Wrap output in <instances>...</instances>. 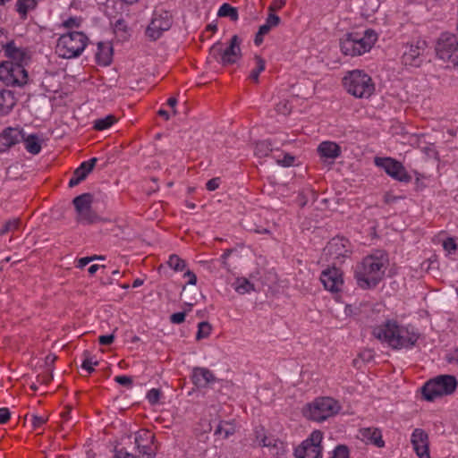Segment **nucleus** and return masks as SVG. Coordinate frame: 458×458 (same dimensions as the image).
<instances>
[{
    "mask_svg": "<svg viewBox=\"0 0 458 458\" xmlns=\"http://www.w3.org/2000/svg\"><path fill=\"white\" fill-rule=\"evenodd\" d=\"M286 0H274L273 3L268 7L269 12H275L276 10H280L285 4Z\"/></svg>",
    "mask_w": 458,
    "mask_h": 458,
    "instance_id": "4d7b16f0",
    "label": "nucleus"
},
{
    "mask_svg": "<svg viewBox=\"0 0 458 458\" xmlns=\"http://www.w3.org/2000/svg\"><path fill=\"white\" fill-rule=\"evenodd\" d=\"M114 32L116 38L121 41L129 38L130 30L126 21L123 18H119L114 22Z\"/></svg>",
    "mask_w": 458,
    "mask_h": 458,
    "instance_id": "a878e982",
    "label": "nucleus"
},
{
    "mask_svg": "<svg viewBox=\"0 0 458 458\" xmlns=\"http://www.w3.org/2000/svg\"><path fill=\"white\" fill-rule=\"evenodd\" d=\"M343 85L349 94L358 98H369L375 91L371 77L361 70L348 72Z\"/></svg>",
    "mask_w": 458,
    "mask_h": 458,
    "instance_id": "20e7f679",
    "label": "nucleus"
},
{
    "mask_svg": "<svg viewBox=\"0 0 458 458\" xmlns=\"http://www.w3.org/2000/svg\"><path fill=\"white\" fill-rule=\"evenodd\" d=\"M96 257H84L78 260L77 267L83 268L85 266H87L89 262L96 260Z\"/></svg>",
    "mask_w": 458,
    "mask_h": 458,
    "instance_id": "e2e57ef3",
    "label": "nucleus"
},
{
    "mask_svg": "<svg viewBox=\"0 0 458 458\" xmlns=\"http://www.w3.org/2000/svg\"><path fill=\"white\" fill-rule=\"evenodd\" d=\"M219 184H220V178L215 177V178H212L209 181H208V182L206 183V188L208 191H216L219 187Z\"/></svg>",
    "mask_w": 458,
    "mask_h": 458,
    "instance_id": "3c124183",
    "label": "nucleus"
},
{
    "mask_svg": "<svg viewBox=\"0 0 458 458\" xmlns=\"http://www.w3.org/2000/svg\"><path fill=\"white\" fill-rule=\"evenodd\" d=\"M112 53L113 48L109 43L99 42L96 54L98 63L99 64L108 65L112 60Z\"/></svg>",
    "mask_w": 458,
    "mask_h": 458,
    "instance_id": "5701e85b",
    "label": "nucleus"
},
{
    "mask_svg": "<svg viewBox=\"0 0 458 458\" xmlns=\"http://www.w3.org/2000/svg\"><path fill=\"white\" fill-rule=\"evenodd\" d=\"M11 59V62H13L14 64H21L23 65L26 62L27 55L23 50L19 48L17 54L14 53Z\"/></svg>",
    "mask_w": 458,
    "mask_h": 458,
    "instance_id": "a18cd8bd",
    "label": "nucleus"
},
{
    "mask_svg": "<svg viewBox=\"0 0 458 458\" xmlns=\"http://www.w3.org/2000/svg\"><path fill=\"white\" fill-rule=\"evenodd\" d=\"M186 312H177L174 313L170 317V320L174 324H181L185 320Z\"/></svg>",
    "mask_w": 458,
    "mask_h": 458,
    "instance_id": "864d4df0",
    "label": "nucleus"
},
{
    "mask_svg": "<svg viewBox=\"0 0 458 458\" xmlns=\"http://www.w3.org/2000/svg\"><path fill=\"white\" fill-rule=\"evenodd\" d=\"M425 41H417L416 44L406 46V49L402 56V62L404 65L420 67L422 64L421 55L426 48Z\"/></svg>",
    "mask_w": 458,
    "mask_h": 458,
    "instance_id": "dca6fc26",
    "label": "nucleus"
},
{
    "mask_svg": "<svg viewBox=\"0 0 458 458\" xmlns=\"http://www.w3.org/2000/svg\"><path fill=\"white\" fill-rule=\"evenodd\" d=\"M4 49L5 51V55L11 58L14 55V53L17 54L19 48H17L13 42L6 41Z\"/></svg>",
    "mask_w": 458,
    "mask_h": 458,
    "instance_id": "603ef678",
    "label": "nucleus"
},
{
    "mask_svg": "<svg viewBox=\"0 0 458 458\" xmlns=\"http://www.w3.org/2000/svg\"><path fill=\"white\" fill-rule=\"evenodd\" d=\"M184 277H187L189 280H188V284H191V285H195L196 283H197V276L196 275L191 271V270H187L184 274Z\"/></svg>",
    "mask_w": 458,
    "mask_h": 458,
    "instance_id": "0e129e2a",
    "label": "nucleus"
},
{
    "mask_svg": "<svg viewBox=\"0 0 458 458\" xmlns=\"http://www.w3.org/2000/svg\"><path fill=\"white\" fill-rule=\"evenodd\" d=\"M217 15L219 17H229L232 21L238 20L237 9L231 6L229 4H223L218 10Z\"/></svg>",
    "mask_w": 458,
    "mask_h": 458,
    "instance_id": "f704fd0d",
    "label": "nucleus"
},
{
    "mask_svg": "<svg viewBox=\"0 0 458 458\" xmlns=\"http://www.w3.org/2000/svg\"><path fill=\"white\" fill-rule=\"evenodd\" d=\"M359 437L366 444H372L377 447L385 446V442L382 438V433L377 428H364L360 429Z\"/></svg>",
    "mask_w": 458,
    "mask_h": 458,
    "instance_id": "aec40b11",
    "label": "nucleus"
},
{
    "mask_svg": "<svg viewBox=\"0 0 458 458\" xmlns=\"http://www.w3.org/2000/svg\"><path fill=\"white\" fill-rule=\"evenodd\" d=\"M15 105V98L12 91L0 90V116L6 115Z\"/></svg>",
    "mask_w": 458,
    "mask_h": 458,
    "instance_id": "4be33fe9",
    "label": "nucleus"
},
{
    "mask_svg": "<svg viewBox=\"0 0 458 458\" xmlns=\"http://www.w3.org/2000/svg\"><path fill=\"white\" fill-rule=\"evenodd\" d=\"M151 437L152 436L150 435V433L145 430L139 431L136 434L134 442L137 446V449L139 450V453L142 454H150V452H148L150 447L148 445L143 444L142 442H144L145 440L147 442H149V438Z\"/></svg>",
    "mask_w": 458,
    "mask_h": 458,
    "instance_id": "393cba45",
    "label": "nucleus"
},
{
    "mask_svg": "<svg viewBox=\"0 0 458 458\" xmlns=\"http://www.w3.org/2000/svg\"><path fill=\"white\" fill-rule=\"evenodd\" d=\"M457 380L452 375H439L428 380L421 389L427 401H433L437 397L453 394L457 387Z\"/></svg>",
    "mask_w": 458,
    "mask_h": 458,
    "instance_id": "423d86ee",
    "label": "nucleus"
},
{
    "mask_svg": "<svg viewBox=\"0 0 458 458\" xmlns=\"http://www.w3.org/2000/svg\"><path fill=\"white\" fill-rule=\"evenodd\" d=\"M349 241L344 237H335L328 242L323 250V255L327 261L333 260L337 264H341L343 259L349 253Z\"/></svg>",
    "mask_w": 458,
    "mask_h": 458,
    "instance_id": "9b49d317",
    "label": "nucleus"
},
{
    "mask_svg": "<svg viewBox=\"0 0 458 458\" xmlns=\"http://www.w3.org/2000/svg\"><path fill=\"white\" fill-rule=\"evenodd\" d=\"M93 197L90 193H83L75 197L72 200L76 213L83 211V209L91 206Z\"/></svg>",
    "mask_w": 458,
    "mask_h": 458,
    "instance_id": "c85d7f7f",
    "label": "nucleus"
},
{
    "mask_svg": "<svg viewBox=\"0 0 458 458\" xmlns=\"http://www.w3.org/2000/svg\"><path fill=\"white\" fill-rule=\"evenodd\" d=\"M98 162L97 157H92L91 159L82 162L81 165L74 170V175L80 177L82 181L88 176V174L92 171L96 163Z\"/></svg>",
    "mask_w": 458,
    "mask_h": 458,
    "instance_id": "bb28decb",
    "label": "nucleus"
},
{
    "mask_svg": "<svg viewBox=\"0 0 458 458\" xmlns=\"http://www.w3.org/2000/svg\"><path fill=\"white\" fill-rule=\"evenodd\" d=\"M375 164L397 181L408 182L411 180V176L406 172L404 166L394 158L376 157Z\"/></svg>",
    "mask_w": 458,
    "mask_h": 458,
    "instance_id": "f8f14e48",
    "label": "nucleus"
},
{
    "mask_svg": "<svg viewBox=\"0 0 458 458\" xmlns=\"http://www.w3.org/2000/svg\"><path fill=\"white\" fill-rule=\"evenodd\" d=\"M377 40L376 31L369 29L364 31L362 36L358 32L346 34L340 41V47L344 55L357 56L369 52Z\"/></svg>",
    "mask_w": 458,
    "mask_h": 458,
    "instance_id": "7ed1b4c3",
    "label": "nucleus"
},
{
    "mask_svg": "<svg viewBox=\"0 0 458 458\" xmlns=\"http://www.w3.org/2000/svg\"><path fill=\"white\" fill-rule=\"evenodd\" d=\"M172 21L168 12L155 13L149 25L147 27L146 35L150 39L157 40L164 31L170 29Z\"/></svg>",
    "mask_w": 458,
    "mask_h": 458,
    "instance_id": "ddd939ff",
    "label": "nucleus"
},
{
    "mask_svg": "<svg viewBox=\"0 0 458 458\" xmlns=\"http://www.w3.org/2000/svg\"><path fill=\"white\" fill-rule=\"evenodd\" d=\"M114 381L122 386L130 387L132 385V378L129 376H117Z\"/></svg>",
    "mask_w": 458,
    "mask_h": 458,
    "instance_id": "09e8293b",
    "label": "nucleus"
},
{
    "mask_svg": "<svg viewBox=\"0 0 458 458\" xmlns=\"http://www.w3.org/2000/svg\"><path fill=\"white\" fill-rule=\"evenodd\" d=\"M372 335L394 350L411 349L420 337L419 330L414 326L402 325L395 319H387L375 327Z\"/></svg>",
    "mask_w": 458,
    "mask_h": 458,
    "instance_id": "f257e3e1",
    "label": "nucleus"
},
{
    "mask_svg": "<svg viewBox=\"0 0 458 458\" xmlns=\"http://www.w3.org/2000/svg\"><path fill=\"white\" fill-rule=\"evenodd\" d=\"M233 250H234L233 249H227V250H225L224 254L221 256V259H220L222 267L225 269H226L227 271H230V266L227 263V259L233 253Z\"/></svg>",
    "mask_w": 458,
    "mask_h": 458,
    "instance_id": "de8ad7c7",
    "label": "nucleus"
},
{
    "mask_svg": "<svg viewBox=\"0 0 458 458\" xmlns=\"http://www.w3.org/2000/svg\"><path fill=\"white\" fill-rule=\"evenodd\" d=\"M211 330H212V327L208 322L203 321V322L199 323L196 339L201 340V339L208 337L211 333Z\"/></svg>",
    "mask_w": 458,
    "mask_h": 458,
    "instance_id": "4c0bfd02",
    "label": "nucleus"
},
{
    "mask_svg": "<svg viewBox=\"0 0 458 458\" xmlns=\"http://www.w3.org/2000/svg\"><path fill=\"white\" fill-rule=\"evenodd\" d=\"M458 49V40L455 35L444 32L440 35L436 45L437 55L444 60H451L454 52Z\"/></svg>",
    "mask_w": 458,
    "mask_h": 458,
    "instance_id": "4468645a",
    "label": "nucleus"
},
{
    "mask_svg": "<svg viewBox=\"0 0 458 458\" xmlns=\"http://www.w3.org/2000/svg\"><path fill=\"white\" fill-rule=\"evenodd\" d=\"M331 458H350L349 450L346 445H339L335 447Z\"/></svg>",
    "mask_w": 458,
    "mask_h": 458,
    "instance_id": "a19ab883",
    "label": "nucleus"
},
{
    "mask_svg": "<svg viewBox=\"0 0 458 458\" xmlns=\"http://www.w3.org/2000/svg\"><path fill=\"white\" fill-rule=\"evenodd\" d=\"M239 37L233 35L226 47L220 41L216 42L209 49V55L223 66L234 64L242 58Z\"/></svg>",
    "mask_w": 458,
    "mask_h": 458,
    "instance_id": "0eeeda50",
    "label": "nucleus"
},
{
    "mask_svg": "<svg viewBox=\"0 0 458 458\" xmlns=\"http://www.w3.org/2000/svg\"><path fill=\"white\" fill-rule=\"evenodd\" d=\"M11 413L7 408L0 409V424H4L10 420Z\"/></svg>",
    "mask_w": 458,
    "mask_h": 458,
    "instance_id": "052dcab7",
    "label": "nucleus"
},
{
    "mask_svg": "<svg viewBox=\"0 0 458 458\" xmlns=\"http://www.w3.org/2000/svg\"><path fill=\"white\" fill-rule=\"evenodd\" d=\"M261 444L263 446L272 447V448L276 449L275 454L277 455L283 454L284 453V443L278 439H274L271 437H264L261 439Z\"/></svg>",
    "mask_w": 458,
    "mask_h": 458,
    "instance_id": "2f4dec72",
    "label": "nucleus"
},
{
    "mask_svg": "<svg viewBox=\"0 0 458 458\" xmlns=\"http://www.w3.org/2000/svg\"><path fill=\"white\" fill-rule=\"evenodd\" d=\"M53 379L52 372L41 374L37 377V382L40 384H47Z\"/></svg>",
    "mask_w": 458,
    "mask_h": 458,
    "instance_id": "13d9d810",
    "label": "nucleus"
},
{
    "mask_svg": "<svg viewBox=\"0 0 458 458\" xmlns=\"http://www.w3.org/2000/svg\"><path fill=\"white\" fill-rule=\"evenodd\" d=\"M64 26L65 28H73V27H79L80 26V21L76 18H69L64 22Z\"/></svg>",
    "mask_w": 458,
    "mask_h": 458,
    "instance_id": "69168bd1",
    "label": "nucleus"
},
{
    "mask_svg": "<svg viewBox=\"0 0 458 458\" xmlns=\"http://www.w3.org/2000/svg\"><path fill=\"white\" fill-rule=\"evenodd\" d=\"M280 17L274 13V12H270L268 17L266 20V23L268 24L271 28L277 26L280 23Z\"/></svg>",
    "mask_w": 458,
    "mask_h": 458,
    "instance_id": "8fccbe9b",
    "label": "nucleus"
},
{
    "mask_svg": "<svg viewBox=\"0 0 458 458\" xmlns=\"http://www.w3.org/2000/svg\"><path fill=\"white\" fill-rule=\"evenodd\" d=\"M255 61H256V64H257V66L255 69H253L250 73V76L249 78L254 81V82H259V74L265 70L266 68V62L265 60L260 56V55H255L254 57Z\"/></svg>",
    "mask_w": 458,
    "mask_h": 458,
    "instance_id": "72a5a7b5",
    "label": "nucleus"
},
{
    "mask_svg": "<svg viewBox=\"0 0 458 458\" xmlns=\"http://www.w3.org/2000/svg\"><path fill=\"white\" fill-rule=\"evenodd\" d=\"M46 421H47V420L42 416H38V415L31 416V423H32V427L34 429L41 427Z\"/></svg>",
    "mask_w": 458,
    "mask_h": 458,
    "instance_id": "5fc2aeb1",
    "label": "nucleus"
},
{
    "mask_svg": "<svg viewBox=\"0 0 458 458\" xmlns=\"http://www.w3.org/2000/svg\"><path fill=\"white\" fill-rule=\"evenodd\" d=\"M294 157L290 154H285L282 160H277V163L283 166H291L294 162Z\"/></svg>",
    "mask_w": 458,
    "mask_h": 458,
    "instance_id": "6e6d98bb",
    "label": "nucleus"
},
{
    "mask_svg": "<svg viewBox=\"0 0 458 458\" xmlns=\"http://www.w3.org/2000/svg\"><path fill=\"white\" fill-rule=\"evenodd\" d=\"M398 199H399V197L394 196L390 193H386L384 196V199L386 204H391L393 202H395Z\"/></svg>",
    "mask_w": 458,
    "mask_h": 458,
    "instance_id": "774afa93",
    "label": "nucleus"
},
{
    "mask_svg": "<svg viewBox=\"0 0 458 458\" xmlns=\"http://www.w3.org/2000/svg\"><path fill=\"white\" fill-rule=\"evenodd\" d=\"M36 7V0H18L16 3V11L19 13L22 19H25L28 13L34 10Z\"/></svg>",
    "mask_w": 458,
    "mask_h": 458,
    "instance_id": "c756f323",
    "label": "nucleus"
},
{
    "mask_svg": "<svg viewBox=\"0 0 458 458\" xmlns=\"http://www.w3.org/2000/svg\"><path fill=\"white\" fill-rule=\"evenodd\" d=\"M113 458H136L133 454L124 452L123 450H119L115 453Z\"/></svg>",
    "mask_w": 458,
    "mask_h": 458,
    "instance_id": "338daca9",
    "label": "nucleus"
},
{
    "mask_svg": "<svg viewBox=\"0 0 458 458\" xmlns=\"http://www.w3.org/2000/svg\"><path fill=\"white\" fill-rule=\"evenodd\" d=\"M235 429L232 423L229 422H221L216 429V434H225V437H228L229 436L234 433Z\"/></svg>",
    "mask_w": 458,
    "mask_h": 458,
    "instance_id": "ea45409f",
    "label": "nucleus"
},
{
    "mask_svg": "<svg viewBox=\"0 0 458 458\" xmlns=\"http://www.w3.org/2000/svg\"><path fill=\"white\" fill-rule=\"evenodd\" d=\"M318 152L322 158L335 159L341 155V148L333 141H323L318 147Z\"/></svg>",
    "mask_w": 458,
    "mask_h": 458,
    "instance_id": "412c9836",
    "label": "nucleus"
},
{
    "mask_svg": "<svg viewBox=\"0 0 458 458\" xmlns=\"http://www.w3.org/2000/svg\"><path fill=\"white\" fill-rule=\"evenodd\" d=\"M335 266L336 262H333V266L323 270L320 275L325 289L331 293L340 292L344 284L343 273Z\"/></svg>",
    "mask_w": 458,
    "mask_h": 458,
    "instance_id": "2eb2a0df",
    "label": "nucleus"
},
{
    "mask_svg": "<svg viewBox=\"0 0 458 458\" xmlns=\"http://www.w3.org/2000/svg\"><path fill=\"white\" fill-rule=\"evenodd\" d=\"M271 150L270 143L263 140L257 142L254 152L257 157H263L268 156Z\"/></svg>",
    "mask_w": 458,
    "mask_h": 458,
    "instance_id": "e433bc0d",
    "label": "nucleus"
},
{
    "mask_svg": "<svg viewBox=\"0 0 458 458\" xmlns=\"http://www.w3.org/2000/svg\"><path fill=\"white\" fill-rule=\"evenodd\" d=\"M161 395L160 390L157 388H152L147 394V399L151 404H156L158 403Z\"/></svg>",
    "mask_w": 458,
    "mask_h": 458,
    "instance_id": "37998d69",
    "label": "nucleus"
},
{
    "mask_svg": "<svg viewBox=\"0 0 458 458\" xmlns=\"http://www.w3.org/2000/svg\"><path fill=\"white\" fill-rule=\"evenodd\" d=\"M341 406L338 402L331 397H319L309 403L305 410L304 415L315 421H323L340 411Z\"/></svg>",
    "mask_w": 458,
    "mask_h": 458,
    "instance_id": "6e6552de",
    "label": "nucleus"
},
{
    "mask_svg": "<svg viewBox=\"0 0 458 458\" xmlns=\"http://www.w3.org/2000/svg\"><path fill=\"white\" fill-rule=\"evenodd\" d=\"M216 381V377L211 370L206 368H194L192 382L197 387H206Z\"/></svg>",
    "mask_w": 458,
    "mask_h": 458,
    "instance_id": "6ab92c4d",
    "label": "nucleus"
},
{
    "mask_svg": "<svg viewBox=\"0 0 458 458\" xmlns=\"http://www.w3.org/2000/svg\"><path fill=\"white\" fill-rule=\"evenodd\" d=\"M411 443L419 458H431L429 454V438L422 428H415L411 437Z\"/></svg>",
    "mask_w": 458,
    "mask_h": 458,
    "instance_id": "f3484780",
    "label": "nucleus"
},
{
    "mask_svg": "<svg viewBox=\"0 0 458 458\" xmlns=\"http://www.w3.org/2000/svg\"><path fill=\"white\" fill-rule=\"evenodd\" d=\"M114 335H100L98 338V342L102 345H109L114 342Z\"/></svg>",
    "mask_w": 458,
    "mask_h": 458,
    "instance_id": "bf43d9fd",
    "label": "nucleus"
},
{
    "mask_svg": "<svg viewBox=\"0 0 458 458\" xmlns=\"http://www.w3.org/2000/svg\"><path fill=\"white\" fill-rule=\"evenodd\" d=\"M88 42L87 36L80 31L62 35L57 41L55 51L62 58H74L81 55Z\"/></svg>",
    "mask_w": 458,
    "mask_h": 458,
    "instance_id": "39448f33",
    "label": "nucleus"
},
{
    "mask_svg": "<svg viewBox=\"0 0 458 458\" xmlns=\"http://www.w3.org/2000/svg\"><path fill=\"white\" fill-rule=\"evenodd\" d=\"M445 360L448 363H456L458 364V348L454 349L453 352L448 353L445 357Z\"/></svg>",
    "mask_w": 458,
    "mask_h": 458,
    "instance_id": "680f3d73",
    "label": "nucleus"
},
{
    "mask_svg": "<svg viewBox=\"0 0 458 458\" xmlns=\"http://www.w3.org/2000/svg\"><path fill=\"white\" fill-rule=\"evenodd\" d=\"M387 264V255L381 250L364 258L354 272L358 285L363 289L376 287L384 277Z\"/></svg>",
    "mask_w": 458,
    "mask_h": 458,
    "instance_id": "f03ea898",
    "label": "nucleus"
},
{
    "mask_svg": "<svg viewBox=\"0 0 458 458\" xmlns=\"http://www.w3.org/2000/svg\"><path fill=\"white\" fill-rule=\"evenodd\" d=\"M76 220L83 225H91L100 220L99 216L93 211L91 206L77 213Z\"/></svg>",
    "mask_w": 458,
    "mask_h": 458,
    "instance_id": "b1692460",
    "label": "nucleus"
},
{
    "mask_svg": "<svg viewBox=\"0 0 458 458\" xmlns=\"http://www.w3.org/2000/svg\"><path fill=\"white\" fill-rule=\"evenodd\" d=\"M20 223L21 221L19 218H13L7 221L0 230V234L4 235L5 233L17 230L20 226Z\"/></svg>",
    "mask_w": 458,
    "mask_h": 458,
    "instance_id": "58836bf2",
    "label": "nucleus"
},
{
    "mask_svg": "<svg viewBox=\"0 0 458 458\" xmlns=\"http://www.w3.org/2000/svg\"><path fill=\"white\" fill-rule=\"evenodd\" d=\"M167 265L174 271H182L186 267V262L183 259H182L179 256L173 254L169 257Z\"/></svg>",
    "mask_w": 458,
    "mask_h": 458,
    "instance_id": "c9c22d12",
    "label": "nucleus"
},
{
    "mask_svg": "<svg viewBox=\"0 0 458 458\" xmlns=\"http://www.w3.org/2000/svg\"><path fill=\"white\" fill-rule=\"evenodd\" d=\"M117 121L116 117L113 114H109L104 118L97 119L94 122L93 128L96 131H104L111 127Z\"/></svg>",
    "mask_w": 458,
    "mask_h": 458,
    "instance_id": "473e14b6",
    "label": "nucleus"
},
{
    "mask_svg": "<svg viewBox=\"0 0 458 458\" xmlns=\"http://www.w3.org/2000/svg\"><path fill=\"white\" fill-rule=\"evenodd\" d=\"M234 290L240 293L244 294L254 290V285L248 279L241 277L237 278L233 284Z\"/></svg>",
    "mask_w": 458,
    "mask_h": 458,
    "instance_id": "7c9ffc66",
    "label": "nucleus"
},
{
    "mask_svg": "<svg viewBox=\"0 0 458 458\" xmlns=\"http://www.w3.org/2000/svg\"><path fill=\"white\" fill-rule=\"evenodd\" d=\"M98 361L95 360L93 361L91 358L87 357L82 361L81 368L88 371L89 374L92 373L94 371V366H98Z\"/></svg>",
    "mask_w": 458,
    "mask_h": 458,
    "instance_id": "c03bdc74",
    "label": "nucleus"
},
{
    "mask_svg": "<svg viewBox=\"0 0 458 458\" xmlns=\"http://www.w3.org/2000/svg\"><path fill=\"white\" fill-rule=\"evenodd\" d=\"M291 109L292 108H291V106H290L288 100L281 101L276 106V112L278 114H284V115H286V114H290Z\"/></svg>",
    "mask_w": 458,
    "mask_h": 458,
    "instance_id": "79ce46f5",
    "label": "nucleus"
},
{
    "mask_svg": "<svg viewBox=\"0 0 458 458\" xmlns=\"http://www.w3.org/2000/svg\"><path fill=\"white\" fill-rule=\"evenodd\" d=\"M0 80L6 86H23L27 83L28 73L21 64L4 62L0 64Z\"/></svg>",
    "mask_w": 458,
    "mask_h": 458,
    "instance_id": "1a4fd4ad",
    "label": "nucleus"
},
{
    "mask_svg": "<svg viewBox=\"0 0 458 458\" xmlns=\"http://www.w3.org/2000/svg\"><path fill=\"white\" fill-rule=\"evenodd\" d=\"M322 438L320 431H313L310 437L294 450L295 458H322Z\"/></svg>",
    "mask_w": 458,
    "mask_h": 458,
    "instance_id": "9d476101",
    "label": "nucleus"
},
{
    "mask_svg": "<svg viewBox=\"0 0 458 458\" xmlns=\"http://www.w3.org/2000/svg\"><path fill=\"white\" fill-rule=\"evenodd\" d=\"M443 247L445 251L451 253L457 249V244L453 238H447L445 241H444Z\"/></svg>",
    "mask_w": 458,
    "mask_h": 458,
    "instance_id": "49530a36",
    "label": "nucleus"
},
{
    "mask_svg": "<svg viewBox=\"0 0 458 458\" xmlns=\"http://www.w3.org/2000/svg\"><path fill=\"white\" fill-rule=\"evenodd\" d=\"M25 148L26 150L33 155H37L41 150V144L38 137L35 134L29 135L28 137L24 136Z\"/></svg>",
    "mask_w": 458,
    "mask_h": 458,
    "instance_id": "cd10ccee",
    "label": "nucleus"
},
{
    "mask_svg": "<svg viewBox=\"0 0 458 458\" xmlns=\"http://www.w3.org/2000/svg\"><path fill=\"white\" fill-rule=\"evenodd\" d=\"M24 139V133L18 128L8 127L0 134V153L6 151L11 147Z\"/></svg>",
    "mask_w": 458,
    "mask_h": 458,
    "instance_id": "a211bd4d",
    "label": "nucleus"
}]
</instances>
